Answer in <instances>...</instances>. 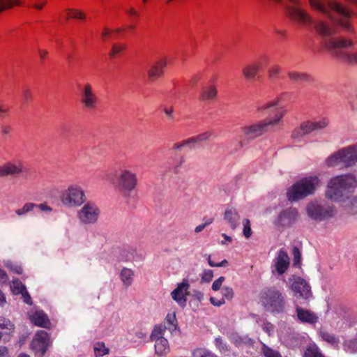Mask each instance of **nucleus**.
Here are the masks:
<instances>
[{
  "mask_svg": "<svg viewBox=\"0 0 357 357\" xmlns=\"http://www.w3.org/2000/svg\"><path fill=\"white\" fill-rule=\"evenodd\" d=\"M356 185V180L353 175L335 176L328 183L326 197L334 202L344 201Z\"/></svg>",
  "mask_w": 357,
  "mask_h": 357,
  "instance_id": "f257e3e1",
  "label": "nucleus"
},
{
  "mask_svg": "<svg viewBox=\"0 0 357 357\" xmlns=\"http://www.w3.org/2000/svg\"><path fill=\"white\" fill-rule=\"evenodd\" d=\"M259 302L265 310L272 314L284 313L287 305L286 294L274 286L260 291Z\"/></svg>",
  "mask_w": 357,
  "mask_h": 357,
  "instance_id": "f03ea898",
  "label": "nucleus"
},
{
  "mask_svg": "<svg viewBox=\"0 0 357 357\" xmlns=\"http://www.w3.org/2000/svg\"><path fill=\"white\" fill-rule=\"evenodd\" d=\"M319 183V179L317 176H311L301 179L288 190V199L291 202L297 201L314 194Z\"/></svg>",
  "mask_w": 357,
  "mask_h": 357,
  "instance_id": "7ed1b4c3",
  "label": "nucleus"
},
{
  "mask_svg": "<svg viewBox=\"0 0 357 357\" xmlns=\"http://www.w3.org/2000/svg\"><path fill=\"white\" fill-rule=\"evenodd\" d=\"M357 162V145L343 148L331 155L326 161L328 167L343 166L349 167Z\"/></svg>",
  "mask_w": 357,
  "mask_h": 357,
  "instance_id": "20e7f679",
  "label": "nucleus"
},
{
  "mask_svg": "<svg viewBox=\"0 0 357 357\" xmlns=\"http://www.w3.org/2000/svg\"><path fill=\"white\" fill-rule=\"evenodd\" d=\"M307 215L312 220L321 222L333 218L335 213V208L333 205L325 202L314 201L310 202L306 207Z\"/></svg>",
  "mask_w": 357,
  "mask_h": 357,
  "instance_id": "39448f33",
  "label": "nucleus"
},
{
  "mask_svg": "<svg viewBox=\"0 0 357 357\" xmlns=\"http://www.w3.org/2000/svg\"><path fill=\"white\" fill-rule=\"evenodd\" d=\"M61 200L64 205L79 206L85 201V195L79 186L73 185L62 192Z\"/></svg>",
  "mask_w": 357,
  "mask_h": 357,
  "instance_id": "423d86ee",
  "label": "nucleus"
},
{
  "mask_svg": "<svg viewBox=\"0 0 357 357\" xmlns=\"http://www.w3.org/2000/svg\"><path fill=\"white\" fill-rule=\"evenodd\" d=\"M165 331V328L162 326H155L151 335V340L155 342V354L159 356L167 355L170 350L167 340L163 337Z\"/></svg>",
  "mask_w": 357,
  "mask_h": 357,
  "instance_id": "0eeeda50",
  "label": "nucleus"
},
{
  "mask_svg": "<svg viewBox=\"0 0 357 357\" xmlns=\"http://www.w3.org/2000/svg\"><path fill=\"white\" fill-rule=\"evenodd\" d=\"M289 282L291 283L290 288L295 296H298L305 300H307L312 297V293L311 287L305 279L300 276L293 275L289 278Z\"/></svg>",
  "mask_w": 357,
  "mask_h": 357,
  "instance_id": "6e6552de",
  "label": "nucleus"
},
{
  "mask_svg": "<svg viewBox=\"0 0 357 357\" xmlns=\"http://www.w3.org/2000/svg\"><path fill=\"white\" fill-rule=\"evenodd\" d=\"M80 102L84 108L93 110L98 104V98L90 83H86L79 89Z\"/></svg>",
  "mask_w": 357,
  "mask_h": 357,
  "instance_id": "1a4fd4ad",
  "label": "nucleus"
},
{
  "mask_svg": "<svg viewBox=\"0 0 357 357\" xmlns=\"http://www.w3.org/2000/svg\"><path fill=\"white\" fill-rule=\"evenodd\" d=\"M328 122L326 119L319 121H305L299 127L296 128L291 133L294 139H300L314 130L322 129L327 126Z\"/></svg>",
  "mask_w": 357,
  "mask_h": 357,
  "instance_id": "9d476101",
  "label": "nucleus"
},
{
  "mask_svg": "<svg viewBox=\"0 0 357 357\" xmlns=\"http://www.w3.org/2000/svg\"><path fill=\"white\" fill-rule=\"evenodd\" d=\"M137 184V178L135 172L130 169H123L118 176L119 188L124 193L133 190Z\"/></svg>",
  "mask_w": 357,
  "mask_h": 357,
  "instance_id": "9b49d317",
  "label": "nucleus"
},
{
  "mask_svg": "<svg viewBox=\"0 0 357 357\" xmlns=\"http://www.w3.org/2000/svg\"><path fill=\"white\" fill-rule=\"evenodd\" d=\"M51 344L50 336L45 331H38L31 342V347L38 357H43Z\"/></svg>",
  "mask_w": 357,
  "mask_h": 357,
  "instance_id": "f8f14e48",
  "label": "nucleus"
},
{
  "mask_svg": "<svg viewBox=\"0 0 357 357\" xmlns=\"http://www.w3.org/2000/svg\"><path fill=\"white\" fill-rule=\"evenodd\" d=\"M269 127L265 119L241 127V132L248 139L253 140L266 133Z\"/></svg>",
  "mask_w": 357,
  "mask_h": 357,
  "instance_id": "ddd939ff",
  "label": "nucleus"
},
{
  "mask_svg": "<svg viewBox=\"0 0 357 357\" xmlns=\"http://www.w3.org/2000/svg\"><path fill=\"white\" fill-rule=\"evenodd\" d=\"M99 214L100 210L96 204L92 202H87L78 211L77 216L81 222L84 224H93L98 220Z\"/></svg>",
  "mask_w": 357,
  "mask_h": 357,
  "instance_id": "4468645a",
  "label": "nucleus"
},
{
  "mask_svg": "<svg viewBox=\"0 0 357 357\" xmlns=\"http://www.w3.org/2000/svg\"><path fill=\"white\" fill-rule=\"evenodd\" d=\"M298 216L297 209L289 208L280 213L274 223L277 226L289 227L296 221Z\"/></svg>",
  "mask_w": 357,
  "mask_h": 357,
  "instance_id": "2eb2a0df",
  "label": "nucleus"
},
{
  "mask_svg": "<svg viewBox=\"0 0 357 357\" xmlns=\"http://www.w3.org/2000/svg\"><path fill=\"white\" fill-rule=\"evenodd\" d=\"M189 287L190 284L188 280L184 279L181 283L178 284L177 287L171 293L172 299L182 307L186 305V296L188 295Z\"/></svg>",
  "mask_w": 357,
  "mask_h": 357,
  "instance_id": "dca6fc26",
  "label": "nucleus"
},
{
  "mask_svg": "<svg viewBox=\"0 0 357 357\" xmlns=\"http://www.w3.org/2000/svg\"><path fill=\"white\" fill-rule=\"evenodd\" d=\"M23 172V166L20 161H8L0 166V177L17 176Z\"/></svg>",
  "mask_w": 357,
  "mask_h": 357,
  "instance_id": "f3484780",
  "label": "nucleus"
},
{
  "mask_svg": "<svg viewBox=\"0 0 357 357\" xmlns=\"http://www.w3.org/2000/svg\"><path fill=\"white\" fill-rule=\"evenodd\" d=\"M289 266V257L284 250H280L275 259L274 267L278 275L284 274Z\"/></svg>",
  "mask_w": 357,
  "mask_h": 357,
  "instance_id": "a211bd4d",
  "label": "nucleus"
},
{
  "mask_svg": "<svg viewBox=\"0 0 357 357\" xmlns=\"http://www.w3.org/2000/svg\"><path fill=\"white\" fill-rule=\"evenodd\" d=\"M296 312L298 319L302 323L314 324L318 321V316L311 310L296 306Z\"/></svg>",
  "mask_w": 357,
  "mask_h": 357,
  "instance_id": "6ab92c4d",
  "label": "nucleus"
},
{
  "mask_svg": "<svg viewBox=\"0 0 357 357\" xmlns=\"http://www.w3.org/2000/svg\"><path fill=\"white\" fill-rule=\"evenodd\" d=\"M240 215L236 208L228 207L225 209L223 219L232 230L237 228L240 222Z\"/></svg>",
  "mask_w": 357,
  "mask_h": 357,
  "instance_id": "aec40b11",
  "label": "nucleus"
},
{
  "mask_svg": "<svg viewBox=\"0 0 357 357\" xmlns=\"http://www.w3.org/2000/svg\"><path fill=\"white\" fill-rule=\"evenodd\" d=\"M166 65V61L164 59H160L152 65L147 71L149 80L153 81L155 79L161 77L163 75Z\"/></svg>",
  "mask_w": 357,
  "mask_h": 357,
  "instance_id": "412c9836",
  "label": "nucleus"
},
{
  "mask_svg": "<svg viewBox=\"0 0 357 357\" xmlns=\"http://www.w3.org/2000/svg\"><path fill=\"white\" fill-rule=\"evenodd\" d=\"M29 319L35 326L43 328H47L50 324L47 315L42 310H36L29 314Z\"/></svg>",
  "mask_w": 357,
  "mask_h": 357,
  "instance_id": "4be33fe9",
  "label": "nucleus"
},
{
  "mask_svg": "<svg viewBox=\"0 0 357 357\" xmlns=\"http://www.w3.org/2000/svg\"><path fill=\"white\" fill-rule=\"evenodd\" d=\"M260 68L261 63L259 62H254L245 66L243 68L242 73L245 79L252 80L256 77Z\"/></svg>",
  "mask_w": 357,
  "mask_h": 357,
  "instance_id": "5701e85b",
  "label": "nucleus"
},
{
  "mask_svg": "<svg viewBox=\"0 0 357 357\" xmlns=\"http://www.w3.org/2000/svg\"><path fill=\"white\" fill-rule=\"evenodd\" d=\"M234 344L238 347H252L255 341L247 335H236L233 337Z\"/></svg>",
  "mask_w": 357,
  "mask_h": 357,
  "instance_id": "b1692460",
  "label": "nucleus"
},
{
  "mask_svg": "<svg viewBox=\"0 0 357 357\" xmlns=\"http://www.w3.org/2000/svg\"><path fill=\"white\" fill-rule=\"evenodd\" d=\"M218 96V91L214 85L203 88L200 98L203 101H213Z\"/></svg>",
  "mask_w": 357,
  "mask_h": 357,
  "instance_id": "393cba45",
  "label": "nucleus"
},
{
  "mask_svg": "<svg viewBox=\"0 0 357 357\" xmlns=\"http://www.w3.org/2000/svg\"><path fill=\"white\" fill-rule=\"evenodd\" d=\"M134 272L132 270L123 268L120 273V278L126 288L130 287L133 282Z\"/></svg>",
  "mask_w": 357,
  "mask_h": 357,
  "instance_id": "a878e982",
  "label": "nucleus"
},
{
  "mask_svg": "<svg viewBox=\"0 0 357 357\" xmlns=\"http://www.w3.org/2000/svg\"><path fill=\"white\" fill-rule=\"evenodd\" d=\"M287 75L289 79L293 82H308L310 78V76L306 73L294 70L289 71Z\"/></svg>",
  "mask_w": 357,
  "mask_h": 357,
  "instance_id": "bb28decb",
  "label": "nucleus"
},
{
  "mask_svg": "<svg viewBox=\"0 0 357 357\" xmlns=\"http://www.w3.org/2000/svg\"><path fill=\"white\" fill-rule=\"evenodd\" d=\"M274 112L275 114L273 118L265 119L269 128L275 126L279 123L285 114V110L282 107H278L274 109Z\"/></svg>",
  "mask_w": 357,
  "mask_h": 357,
  "instance_id": "cd10ccee",
  "label": "nucleus"
},
{
  "mask_svg": "<svg viewBox=\"0 0 357 357\" xmlns=\"http://www.w3.org/2000/svg\"><path fill=\"white\" fill-rule=\"evenodd\" d=\"M282 73V68L278 64L271 65L267 71L268 77L271 82L280 79Z\"/></svg>",
  "mask_w": 357,
  "mask_h": 357,
  "instance_id": "c85d7f7f",
  "label": "nucleus"
},
{
  "mask_svg": "<svg viewBox=\"0 0 357 357\" xmlns=\"http://www.w3.org/2000/svg\"><path fill=\"white\" fill-rule=\"evenodd\" d=\"M0 329L4 333L10 335L15 331V326L8 319L0 317Z\"/></svg>",
  "mask_w": 357,
  "mask_h": 357,
  "instance_id": "c756f323",
  "label": "nucleus"
},
{
  "mask_svg": "<svg viewBox=\"0 0 357 357\" xmlns=\"http://www.w3.org/2000/svg\"><path fill=\"white\" fill-rule=\"evenodd\" d=\"M319 335L321 339L333 346H337L340 343L338 337L327 331H320Z\"/></svg>",
  "mask_w": 357,
  "mask_h": 357,
  "instance_id": "7c9ffc66",
  "label": "nucleus"
},
{
  "mask_svg": "<svg viewBox=\"0 0 357 357\" xmlns=\"http://www.w3.org/2000/svg\"><path fill=\"white\" fill-rule=\"evenodd\" d=\"M15 284H17L20 287V289L17 291H15V294H21L22 295V297L24 298V302L26 304L31 305L32 304V299L26 291V287L23 285V284L20 282H17L14 283V287L16 288Z\"/></svg>",
  "mask_w": 357,
  "mask_h": 357,
  "instance_id": "2f4dec72",
  "label": "nucleus"
},
{
  "mask_svg": "<svg viewBox=\"0 0 357 357\" xmlns=\"http://www.w3.org/2000/svg\"><path fill=\"white\" fill-rule=\"evenodd\" d=\"M36 208V204L31 202L25 203L20 208L15 211V214L19 217L26 215L28 213L32 211Z\"/></svg>",
  "mask_w": 357,
  "mask_h": 357,
  "instance_id": "473e14b6",
  "label": "nucleus"
},
{
  "mask_svg": "<svg viewBox=\"0 0 357 357\" xmlns=\"http://www.w3.org/2000/svg\"><path fill=\"white\" fill-rule=\"evenodd\" d=\"M303 357H324L316 345L308 346L304 352Z\"/></svg>",
  "mask_w": 357,
  "mask_h": 357,
  "instance_id": "72a5a7b5",
  "label": "nucleus"
},
{
  "mask_svg": "<svg viewBox=\"0 0 357 357\" xmlns=\"http://www.w3.org/2000/svg\"><path fill=\"white\" fill-rule=\"evenodd\" d=\"M22 4L20 0H0V13L6 9H10L14 6Z\"/></svg>",
  "mask_w": 357,
  "mask_h": 357,
  "instance_id": "f704fd0d",
  "label": "nucleus"
},
{
  "mask_svg": "<svg viewBox=\"0 0 357 357\" xmlns=\"http://www.w3.org/2000/svg\"><path fill=\"white\" fill-rule=\"evenodd\" d=\"M261 352L264 357H282L278 351L268 347L264 343L261 345Z\"/></svg>",
  "mask_w": 357,
  "mask_h": 357,
  "instance_id": "c9c22d12",
  "label": "nucleus"
},
{
  "mask_svg": "<svg viewBox=\"0 0 357 357\" xmlns=\"http://www.w3.org/2000/svg\"><path fill=\"white\" fill-rule=\"evenodd\" d=\"M109 353V349L107 348L103 342H97L94 345V354L96 357H102Z\"/></svg>",
  "mask_w": 357,
  "mask_h": 357,
  "instance_id": "e433bc0d",
  "label": "nucleus"
},
{
  "mask_svg": "<svg viewBox=\"0 0 357 357\" xmlns=\"http://www.w3.org/2000/svg\"><path fill=\"white\" fill-rule=\"evenodd\" d=\"M344 349L346 352L355 354L357 353V340H350L344 343Z\"/></svg>",
  "mask_w": 357,
  "mask_h": 357,
  "instance_id": "4c0bfd02",
  "label": "nucleus"
},
{
  "mask_svg": "<svg viewBox=\"0 0 357 357\" xmlns=\"http://www.w3.org/2000/svg\"><path fill=\"white\" fill-rule=\"evenodd\" d=\"M192 357H218V356L209 350L197 349L193 352Z\"/></svg>",
  "mask_w": 357,
  "mask_h": 357,
  "instance_id": "58836bf2",
  "label": "nucleus"
},
{
  "mask_svg": "<svg viewBox=\"0 0 357 357\" xmlns=\"http://www.w3.org/2000/svg\"><path fill=\"white\" fill-rule=\"evenodd\" d=\"M243 235L245 238H248L252 235V229L250 227V221L249 219L245 218L243 220Z\"/></svg>",
  "mask_w": 357,
  "mask_h": 357,
  "instance_id": "ea45409f",
  "label": "nucleus"
},
{
  "mask_svg": "<svg viewBox=\"0 0 357 357\" xmlns=\"http://www.w3.org/2000/svg\"><path fill=\"white\" fill-rule=\"evenodd\" d=\"M11 111L10 106L0 102V118H7L10 116Z\"/></svg>",
  "mask_w": 357,
  "mask_h": 357,
  "instance_id": "a19ab883",
  "label": "nucleus"
},
{
  "mask_svg": "<svg viewBox=\"0 0 357 357\" xmlns=\"http://www.w3.org/2000/svg\"><path fill=\"white\" fill-rule=\"evenodd\" d=\"M222 298L231 301L234 297V291L231 287H223L222 288Z\"/></svg>",
  "mask_w": 357,
  "mask_h": 357,
  "instance_id": "79ce46f5",
  "label": "nucleus"
},
{
  "mask_svg": "<svg viewBox=\"0 0 357 357\" xmlns=\"http://www.w3.org/2000/svg\"><path fill=\"white\" fill-rule=\"evenodd\" d=\"M294 266H298L301 264V254L297 247H294L292 250Z\"/></svg>",
  "mask_w": 357,
  "mask_h": 357,
  "instance_id": "37998d69",
  "label": "nucleus"
},
{
  "mask_svg": "<svg viewBox=\"0 0 357 357\" xmlns=\"http://www.w3.org/2000/svg\"><path fill=\"white\" fill-rule=\"evenodd\" d=\"M213 133L211 131H206L205 132L201 133L197 135V136H195V139H196V142H202L204 141L208 140L212 136Z\"/></svg>",
  "mask_w": 357,
  "mask_h": 357,
  "instance_id": "c03bdc74",
  "label": "nucleus"
},
{
  "mask_svg": "<svg viewBox=\"0 0 357 357\" xmlns=\"http://www.w3.org/2000/svg\"><path fill=\"white\" fill-rule=\"evenodd\" d=\"M213 277V272L211 269H205L202 275V280L206 282L211 281Z\"/></svg>",
  "mask_w": 357,
  "mask_h": 357,
  "instance_id": "a18cd8bd",
  "label": "nucleus"
},
{
  "mask_svg": "<svg viewBox=\"0 0 357 357\" xmlns=\"http://www.w3.org/2000/svg\"><path fill=\"white\" fill-rule=\"evenodd\" d=\"M126 49V45L123 44H114L112 48L111 56H114L121 53L123 50Z\"/></svg>",
  "mask_w": 357,
  "mask_h": 357,
  "instance_id": "49530a36",
  "label": "nucleus"
},
{
  "mask_svg": "<svg viewBox=\"0 0 357 357\" xmlns=\"http://www.w3.org/2000/svg\"><path fill=\"white\" fill-rule=\"evenodd\" d=\"M66 12L72 13L71 18L85 19V17H86L85 15L82 12H81L78 10H73V9L69 8V9L66 10Z\"/></svg>",
  "mask_w": 357,
  "mask_h": 357,
  "instance_id": "de8ad7c7",
  "label": "nucleus"
},
{
  "mask_svg": "<svg viewBox=\"0 0 357 357\" xmlns=\"http://www.w3.org/2000/svg\"><path fill=\"white\" fill-rule=\"evenodd\" d=\"M225 278L223 276L219 277L217 280H215L212 284V289L215 291L220 289L223 282Z\"/></svg>",
  "mask_w": 357,
  "mask_h": 357,
  "instance_id": "09e8293b",
  "label": "nucleus"
},
{
  "mask_svg": "<svg viewBox=\"0 0 357 357\" xmlns=\"http://www.w3.org/2000/svg\"><path fill=\"white\" fill-rule=\"evenodd\" d=\"M162 111L166 115L168 120H172L174 119V110L172 106L162 107Z\"/></svg>",
  "mask_w": 357,
  "mask_h": 357,
  "instance_id": "8fccbe9b",
  "label": "nucleus"
},
{
  "mask_svg": "<svg viewBox=\"0 0 357 357\" xmlns=\"http://www.w3.org/2000/svg\"><path fill=\"white\" fill-rule=\"evenodd\" d=\"M278 104V101L276 100H274V101H272V102H267V103H265L262 105H260V106H258L257 108V110L258 112H261L263 110H266V109H268L271 107H275V105H277Z\"/></svg>",
  "mask_w": 357,
  "mask_h": 357,
  "instance_id": "3c124183",
  "label": "nucleus"
},
{
  "mask_svg": "<svg viewBox=\"0 0 357 357\" xmlns=\"http://www.w3.org/2000/svg\"><path fill=\"white\" fill-rule=\"evenodd\" d=\"M215 344L216 347L220 351H225L227 350V345L225 343H224V342L221 337H216L215 339Z\"/></svg>",
  "mask_w": 357,
  "mask_h": 357,
  "instance_id": "603ef678",
  "label": "nucleus"
},
{
  "mask_svg": "<svg viewBox=\"0 0 357 357\" xmlns=\"http://www.w3.org/2000/svg\"><path fill=\"white\" fill-rule=\"evenodd\" d=\"M262 330L270 335L274 331V326L270 322H266L262 325Z\"/></svg>",
  "mask_w": 357,
  "mask_h": 357,
  "instance_id": "864d4df0",
  "label": "nucleus"
},
{
  "mask_svg": "<svg viewBox=\"0 0 357 357\" xmlns=\"http://www.w3.org/2000/svg\"><path fill=\"white\" fill-rule=\"evenodd\" d=\"M22 95L24 102H28L31 99V91L28 88H24L22 89Z\"/></svg>",
  "mask_w": 357,
  "mask_h": 357,
  "instance_id": "5fc2aeb1",
  "label": "nucleus"
},
{
  "mask_svg": "<svg viewBox=\"0 0 357 357\" xmlns=\"http://www.w3.org/2000/svg\"><path fill=\"white\" fill-rule=\"evenodd\" d=\"M185 144L186 147H188L189 149H192L195 148V145L197 144L196 142V139L194 137H190L188 139H186L184 140Z\"/></svg>",
  "mask_w": 357,
  "mask_h": 357,
  "instance_id": "6e6d98bb",
  "label": "nucleus"
},
{
  "mask_svg": "<svg viewBox=\"0 0 357 357\" xmlns=\"http://www.w3.org/2000/svg\"><path fill=\"white\" fill-rule=\"evenodd\" d=\"M210 302L213 305L217 306V307H220V306L222 305L223 304H225V303L224 298L218 299L215 297H211Z\"/></svg>",
  "mask_w": 357,
  "mask_h": 357,
  "instance_id": "4d7b16f0",
  "label": "nucleus"
},
{
  "mask_svg": "<svg viewBox=\"0 0 357 357\" xmlns=\"http://www.w3.org/2000/svg\"><path fill=\"white\" fill-rule=\"evenodd\" d=\"M213 219L211 218V219L208 220L205 223L197 226L195 229V231L196 233L201 232L207 225L211 224L213 222Z\"/></svg>",
  "mask_w": 357,
  "mask_h": 357,
  "instance_id": "13d9d810",
  "label": "nucleus"
},
{
  "mask_svg": "<svg viewBox=\"0 0 357 357\" xmlns=\"http://www.w3.org/2000/svg\"><path fill=\"white\" fill-rule=\"evenodd\" d=\"M12 127L9 125L3 124L1 126V131L3 135H8L12 132Z\"/></svg>",
  "mask_w": 357,
  "mask_h": 357,
  "instance_id": "bf43d9fd",
  "label": "nucleus"
},
{
  "mask_svg": "<svg viewBox=\"0 0 357 357\" xmlns=\"http://www.w3.org/2000/svg\"><path fill=\"white\" fill-rule=\"evenodd\" d=\"M192 296L199 302L204 300V294L199 290H193Z\"/></svg>",
  "mask_w": 357,
  "mask_h": 357,
  "instance_id": "052dcab7",
  "label": "nucleus"
},
{
  "mask_svg": "<svg viewBox=\"0 0 357 357\" xmlns=\"http://www.w3.org/2000/svg\"><path fill=\"white\" fill-rule=\"evenodd\" d=\"M184 162H185L184 157L183 156L180 157L178 158V160L176 161V162L174 167V172L178 173L179 171V169L182 167V165H183Z\"/></svg>",
  "mask_w": 357,
  "mask_h": 357,
  "instance_id": "680f3d73",
  "label": "nucleus"
},
{
  "mask_svg": "<svg viewBox=\"0 0 357 357\" xmlns=\"http://www.w3.org/2000/svg\"><path fill=\"white\" fill-rule=\"evenodd\" d=\"M36 208H38L40 211H45V212H51L52 211V207H50L45 203H42V204H36Z\"/></svg>",
  "mask_w": 357,
  "mask_h": 357,
  "instance_id": "e2e57ef3",
  "label": "nucleus"
},
{
  "mask_svg": "<svg viewBox=\"0 0 357 357\" xmlns=\"http://www.w3.org/2000/svg\"><path fill=\"white\" fill-rule=\"evenodd\" d=\"M184 147H186V146H185L184 140H183V141H181L180 142H177V143L174 144L173 146H172V149L174 151H180L181 149H182Z\"/></svg>",
  "mask_w": 357,
  "mask_h": 357,
  "instance_id": "0e129e2a",
  "label": "nucleus"
},
{
  "mask_svg": "<svg viewBox=\"0 0 357 357\" xmlns=\"http://www.w3.org/2000/svg\"><path fill=\"white\" fill-rule=\"evenodd\" d=\"M8 351L6 347L0 346V357H8Z\"/></svg>",
  "mask_w": 357,
  "mask_h": 357,
  "instance_id": "69168bd1",
  "label": "nucleus"
},
{
  "mask_svg": "<svg viewBox=\"0 0 357 357\" xmlns=\"http://www.w3.org/2000/svg\"><path fill=\"white\" fill-rule=\"evenodd\" d=\"M38 54H39V56L40 57V59L43 61L47 56L48 52L47 50H45L39 49L38 50Z\"/></svg>",
  "mask_w": 357,
  "mask_h": 357,
  "instance_id": "338daca9",
  "label": "nucleus"
},
{
  "mask_svg": "<svg viewBox=\"0 0 357 357\" xmlns=\"http://www.w3.org/2000/svg\"><path fill=\"white\" fill-rule=\"evenodd\" d=\"M8 280V275L5 271L0 268V281L1 282H6Z\"/></svg>",
  "mask_w": 357,
  "mask_h": 357,
  "instance_id": "774afa93",
  "label": "nucleus"
}]
</instances>
